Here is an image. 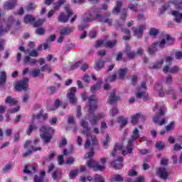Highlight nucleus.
<instances>
[{"label": "nucleus", "mask_w": 182, "mask_h": 182, "mask_svg": "<svg viewBox=\"0 0 182 182\" xmlns=\"http://www.w3.org/2000/svg\"><path fill=\"white\" fill-rule=\"evenodd\" d=\"M166 114V108L164 107H161L159 109V112L158 114H156L154 117H153V122L155 123V124H159V126H163L164 124H166V118H163L161 122H159L161 116H164Z\"/></svg>", "instance_id": "1a4fd4ad"}, {"label": "nucleus", "mask_w": 182, "mask_h": 182, "mask_svg": "<svg viewBox=\"0 0 182 182\" xmlns=\"http://www.w3.org/2000/svg\"><path fill=\"white\" fill-rule=\"evenodd\" d=\"M95 19H98V21L101 22L102 23H107L108 25H112V18H106L99 14H96Z\"/></svg>", "instance_id": "a211bd4d"}, {"label": "nucleus", "mask_w": 182, "mask_h": 182, "mask_svg": "<svg viewBox=\"0 0 182 182\" xmlns=\"http://www.w3.org/2000/svg\"><path fill=\"white\" fill-rule=\"evenodd\" d=\"M100 87H102V78H99L97 83L91 87V93H95V92H96V90H99Z\"/></svg>", "instance_id": "4be33fe9"}, {"label": "nucleus", "mask_w": 182, "mask_h": 182, "mask_svg": "<svg viewBox=\"0 0 182 182\" xmlns=\"http://www.w3.org/2000/svg\"><path fill=\"white\" fill-rule=\"evenodd\" d=\"M40 137L43 139L44 144H48L53 139L55 134V129L52 127L43 125L40 127Z\"/></svg>", "instance_id": "7ed1b4c3"}, {"label": "nucleus", "mask_w": 182, "mask_h": 182, "mask_svg": "<svg viewBox=\"0 0 182 182\" xmlns=\"http://www.w3.org/2000/svg\"><path fill=\"white\" fill-rule=\"evenodd\" d=\"M166 38L165 39L166 40L165 45H167L168 46H170L171 45H173L174 42H176V38L171 37L168 34H166Z\"/></svg>", "instance_id": "7c9ffc66"}, {"label": "nucleus", "mask_w": 182, "mask_h": 182, "mask_svg": "<svg viewBox=\"0 0 182 182\" xmlns=\"http://www.w3.org/2000/svg\"><path fill=\"white\" fill-rule=\"evenodd\" d=\"M36 9V6H35L33 3H30L26 8V11H33V9Z\"/></svg>", "instance_id": "0e129e2a"}, {"label": "nucleus", "mask_w": 182, "mask_h": 182, "mask_svg": "<svg viewBox=\"0 0 182 182\" xmlns=\"http://www.w3.org/2000/svg\"><path fill=\"white\" fill-rule=\"evenodd\" d=\"M117 123H120V127L122 129H123V127L127 124V118H124V117L120 116L117 117Z\"/></svg>", "instance_id": "c85d7f7f"}, {"label": "nucleus", "mask_w": 182, "mask_h": 182, "mask_svg": "<svg viewBox=\"0 0 182 182\" xmlns=\"http://www.w3.org/2000/svg\"><path fill=\"white\" fill-rule=\"evenodd\" d=\"M173 129H174V122H171L170 124L166 127V132H170L171 130H173Z\"/></svg>", "instance_id": "680f3d73"}, {"label": "nucleus", "mask_w": 182, "mask_h": 182, "mask_svg": "<svg viewBox=\"0 0 182 182\" xmlns=\"http://www.w3.org/2000/svg\"><path fill=\"white\" fill-rule=\"evenodd\" d=\"M41 70L36 69L31 71L33 77H38L41 75Z\"/></svg>", "instance_id": "4d7b16f0"}, {"label": "nucleus", "mask_w": 182, "mask_h": 182, "mask_svg": "<svg viewBox=\"0 0 182 182\" xmlns=\"http://www.w3.org/2000/svg\"><path fill=\"white\" fill-rule=\"evenodd\" d=\"M146 81H143L141 84V87L138 88L136 93V97L137 99H143L144 102L149 100V93L146 92L147 87L146 86Z\"/></svg>", "instance_id": "423d86ee"}, {"label": "nucleus", "mask_w": 182, "mask_h": 182, "mask_svg": "<svg viewBox=\"0 0 182 182\" xmlns=\"http://www.w3.org/2000/svg\"><path fill=\"white\" fill-rule=\"evenodd\" d=\"M88 120L92 126H96V124H97V122L104 119L105 115L103 113L95 114V112H96V109H97V98H96L95 95L88 97Z\"/></svg>", "instance_id": "f257e3e1"}, {"label": "nucleus", "mask_w": 182, "mask_h": 182, "mask_svg": "<svg viewBox=\"0 0 182 182\" xmlns=\"http://www.w3.org/2000/svg\"><path fill=\"white\" fill-rule=\"evenodd\" d=\"M64 4H66V0H58V2L55 3L54 5H55V6L54 7V10L48 11V18H52V16L55 15V11H58Z\"/></svg>", "instance_id": "4468645a"}, {"label": "nucleus", "mask_w": 182, "mask_h": 182, "mask_svg": "<svg viewBox=\"0 0 182 182\" xmlns=\"http://www.w3.org/2000/svg\"><path fill=\"white\" fill-rule=\"evenodd\" d=\"M127 68H120L119 70V78L121 79V80H124V77H126V75L127 74L128 72Z\"/></svg>", "instance_id": "bb28decb"}, {"label": "nucleus", "mask_w": 182, "mask_h": 182, "mask_svg": "<svg viewBox=\"0 0 182 182\" xmlns=\"http://www.w3.org/2000/svg\"><path fill=\"white\" fill-rule=\"evenodd\" d=\"M123 177L120 176L119 174L114 175V177L112 178L113 181H117V182H123L124 181Z\"/></svg>", "instance_id": "de8ad7c7"}, {"label": "nucleus", "mask_w": 182, "mask_h": 182, "mask_svg": "<svg viewBox=\"0 0 182 182\" xmlns=\"http://www.w3.org/2000/svg\"><path fill=\"white\" fill-rule=\"evenodd\" d=\"M34 182H43V178L41 176H38V175H35Z\"/></svg>", "instance_id": "774afa93"}, {"label": "nucleus", "mask_w": 182, "mask_h": 182, "mask_svg": "<svg viewBox=\"0 0 182 182\" xmlns=\"http://www.w3.org/2000/svg\"><path fill=\"white\" fill-rule=\"evenodd\" d=\"M140 137V134L139 132V129L134 128L132 135L131 136V139L128 141V144L126 146V150H123L122 151V154L123 156H126L127 154H132L133 153V142Z\"/></svg>", "instance_id": "20e7f679"}, {"label": "nucleus", "mask_w": 182, "mask_h": 182, "mask_svg": "<svg viewBox=\"0 0 182 182\" xmlns=\"http://www.w3.org/2000/svg\"><path fill=\"white\" fill-rule=\"evenodd\" d=\"M58 161L59 166H63V164H65V158L63 155L58 156Z\"/></svg>", "instance_id": "13d9d810"}, {"label": "nucleus", "mask_w": 182, "mask_h": 182, "mask_svg": "<svg viewBox=\"0 0 182 182\" xmlns=\"http://www.w3.org/2000/svg\"><path fill=\"white\" fill-rule=\"evenodd\" d=\"M111 166L115 170H121L123 168V157H119L115 161L111 162Z\"/></svg>", "instance_id": "2eb2a0df"}, {"label": "nucleus", "mask_w": 182, "mask_h": 182, "mask_svg": "<svg viewBox=\"0 0 182 182\" xmlns=\"http://www.w3.org/2000/svg\"><path fill=\"white\" fill-rule=\"evenodd\" d=\"M109 143H110V136H109V134H107L105 140L103 141V146L105 147V149L109 147Z\"/></svg>", "instance_id": "8fccbe9b"}, {"label": "nucleus", "mask_w": 182, "mask_h": 182, "mask_svg": "<svg viewBox=\"0 0 182 182\" xmlns=\"http://www.w3.org/2000/svg\"><path fill=\"white\" fill-rule=\"evenodd\" d=\"M33 22H35V18L32 16L31 15H26L24 17V23H32Z\"/></svg>", "instance_id": "58836bf2"}, {"label": "nucleus", "mask_w": 182, "mask_h": 182, "mask_svg": "<svg viewBox=\"0 0 182 182\" xmlns=\"http://www.w3.org/2000/svg\"><path fill=\"white\" fill-rule=\"evenodd\" d=\"M93 181H95V182H105V179L103 178L102 175H99V174L96 173L94 176Z\"/></svg>", "instance_id": "a18cd8bd"}, {"label": "nucleus", "mask_w": 182, "mask_h": 182, "mask_svg": "<svg viewBox=\"0 0 182 182\" xmlns=\"http://www.w3.org/2000/svg\"><path fill=\"white\" fill-rule=\"evenodd\" d=\"M128 8H129V9L134 12H137V4H129Z\"/></svg>", "instance_id": "69168bd1"}, {"label": "nucleus", "mask_w": 182, "mask_h": 182, "mask_svg": "<svg viewBox=\"0 0 182 182\" xmlns=\"http://www.w3.org/2000/svg\"><path fill=\"white\" fill-rule=\"evenodd\" d=\"M128 176L129 177H134V176H137V171H136V170H134V169H130L128 171Z\"/></svg>", "instance_id": "e2e57ef3"}, {"label": "nucleus", "mask_w": 182, "mask_h": 182, "mask_svg": "<svg viewBox=\"0 0 182 182\" xmlns=\"http://www.w3.org/2000/svg\"><path fill=\"white\" fill-rule=\"evenodd\" d=\"M24 62L28 63V65H36V63H38V60L36 59L31 58V56H26Z\"/></svg>", "instance_id": "c9c22d12"}, {"label": "nucleus", "mask_w": 182, "mask_h": 182, "mask_svg": "<svg viewBox=\"0 0 182 182\" xmlns=\"http://www.w3.org/2000/svg\"><path fill=\"white\" fill-rule=\"evenodd\" d=\"M122 6H123V3L122 1H117L116 2L115 7L112 10V14H120L121 12V19L122 21H126V18H127V9H122Z\"/></svg>", "instance_id": "0eeeda50"}, {"label": "nucleus", "mask_w": 182, "mask_h": 182, "mask_svg": "<svg viewBox=\"0 0 182 182\" xmlns=\"http://www.w3.org/2000/svg\"><path fill=\"white\" fill-rule=\"evenodd\" d=\"M68 97L70 100V103H72V105H76V103H77L76 100V87L70 88V92L68 94Z\"/></svg>", "instance_id": "f8f14e48"}, {"label": "nucleus", "mask_w": 182, "mask_h": 182, "mask_svg": "<svg viewBox=\"0 0 182 182\" xmlns=\"http://www.w3.org/2000/svg\"><path fill=\"white\" fill-rule=\"evenodd\" d=\"M62 102L59 100V98H57L53 106L50 108V110L54 111L56 110V109H58L60 106H61Z\"/></svg>", "instance_id": "4c0bfd02"}, {"label": "nucleus", "mask_w": 182, "mask_h": 182, "mask_svg": "<svg viewBox=\"0 0 182 182\" xmlns=\"http://www.w3.org/2000/svg\"><path fill=\"white\" fill-rule=\"evenodd\" d=\"M149 35H151V36H157L159 35V29L156 28H151L149 31Z\"/></svg>", "instance_id": "09e8293b"}, {"label": "nucleus", "mask_w": 182, "mask_h": 182, "mask_svg": "<svg viewBox=\"0 0 182 182\" xmlns=\"http://www.w3.org/2000/svg\"><path fill=\"white\" fill-rule=\"evenodd\" d=\"M119 100L120 97L116 96V89H114L107 100V103H109V105H114V103Z\"/></svg>", "instance_id": "dca6fc26"}, {"label": "nucleus", "mask_w": 182, "mask_h": 182, "mask_svg": "<svg viewBox=\"0 0 182 182\" xmlns=\"http://www.w3.org/2000/svg\"><path fill=\"white\" fill-rule=\"evenodd\" d=\"M43 22H45V20L43 19H38L33 23L34 28H41L43 25Z\"/></svg>", "instance_id": "79ce46f5"}, {"label": "nucleus", "mask_w": 182, "mask_h": 182, "mask_svg": "<svg viewBox=\"0 0 182 182\" xmlns=\"http://www.w3.org/2000/svg\"><path fill=\"white\" fill-rule=\"evenodd\" d=\"M127 58L129 60H133L136 56L137 55V53H136V51H127L126 52Z\"/></svg>", "instance_id": "ea45409f"}, {"label": "nucleus", "mask_w": 182, "mask_h": 182, "mask_svg": "<svg viewBox=\"0 0 182 182\" xmlns=\"http://www.w3.org/2000/svg\"><path fill=\"white\" fill-rule=\"evenodd\" d=\"M17 1L16 0H11V1L6 2L4 6L7 9H14L16 6Z\"/></svg>", "instance_id": "cd10ccee"}, {"label": "nucleus", "mask_w": 182, "mask_h": 182, "mask_svg": "<svg viewBox=\"0 0 182 182\" xmlns=\"http://www.w3.org/2000/svg\"><path fill=\"white\" fill-rule=\"evenodd\" d=\"M172 15L174 16V21L175 22H177L178 23H180L182 21V13H179L177 11H172Z\"/></svg>", "instance_id": "393cba45"}, {"label": "nucleus", "mask_w": 182, "mask_h": 182, "mask_svg": "<svg viewBox=\"0 0 182 182\" xmlns=\"http://www.w3.org/2000/svg\"><path fill=\"white\" fill-rule=\"evenodd\" d=\"M82 65V62L78 61L70 66L71 70H75V69H77V68H80Z\"/></svg>", "instance_id": "6e6d98bb"}, {"label": "nucleus", "mask_w": 182, "mask_h": 182, "mask_svg": "<svg viewBox=\"0 0 182 182\" xmlns=\"http://www.w3.org/2000/svg\"><path fill=\"white\" fill-rule=\"evenodd\" d=\"M32 171H36V166H32V165H26L25 166L23 172L26 173V174H32Z\"/></svg>", "instance_id": "b1692460"}, {"label": "nucleus", "mask_w": 182, "mask_h": 182, "mask_svg": "<svg viewBox=\"0 0 182 182\" xmlns=\"http://www.w3.org/2000/svg\"><path fill=\"white\" fill-rule=\"evenodd\" d=\"M179 71H180V68H178V66L176 65V66H173V68H171L169 70V73L175 74V73H177V72H179Z\"/></svg>", "instance_id": "5fc2aeb1"}, {"label": "nucleus", "mask_w": 182, "mask_h": 182, "mask_svg": "<svg viewBox=\"0 0 182 182\" xmlns=\"http://www.w3.org/2000/svg\"><path fill=\"white\" fill-rule=\"evenodd\" d=\"M175 58L176 59H178V60L182 59V51L177 50L175 53Z\"/></svg>", "instance_id": "338daca9"}, {"label": "nucleus", "mask_w": 182, "mask_h": 182, "mask_svg": "<svg viewBox=\"0 0 182 182\" xmlns=\"http://www.w3.org/2000/svg\"><path fill=\"white\" fill-rule=\"evenodd\" d=\"M73 31H75V27H65L60 30V35L66 36L68 35H70Z\"/></svg>", "instance_id": "6ab92c4d"}, {"label": "nucleus", "mask_w": 182, "mask_h": 182, "mask_svg": "<svg viewBox=\"0 0 182 182\" xmlns=\"http://www.w3.org/2000/svg\"><path fill=\"white\" fill-rule=\"evenodd\" d=\"M41 117H42L43 120H47L48 119V114H43V109H41L38 114H37L36 115L34 114L32 116V119L31 120L33 122V120L35 119H41Z\"/></svg>", "instance_id": "aec40b11"}, {"label": "nucleus", "mask_w": 182, "mask_h": 182, "mask_svg": "<svg viewBox=\"0 0 182 182\" xmlns=\"http://www.w3.org/2000/svg\"><path fill=\"white\" fill-rule=\"evenodd\" d=\"M5 103L9 105V106H15L16 105H18V100L15 98H12L11 96H8L5 100Z\"/></svg>", "instance_id": "5701e85b"}, {"label": "nucleus", "mask_w": 182, "mask_h": 182, "mask_svg": "<svg viewBox=\"0 0 182 182\" xmlns=\"http://www.w3.org/2000/svg\"><path fill=\"white\" fill-rule=\"evenodd\" d=\"M157 46L161 49H164L166 48V38L161 40L159 42L152 43L148 48L149 55H154L159 50Z\"/></svg>", "instance_id": "6e6552de"}, {"label": "nucleus", "mask_w": 182, "mask_h": 182, "mask_svg": "<svg viewBox=\"0 0 182 182\" xmlns=\"http://www.w3.org/2000/svg\"><path fill=\"white\" fill-rule=\"evenodd\" d=\"M146 29V25H141L137 27H132V31L134 32V35L136 36V38H140L143 36V32Z\"/></svg>", "instance_id": "ddd939ff"}, {"label": "nucleus", "mask_w": 182, "mask_h": 182, "mask_svg": "<svg viewBox=\"0 0 182 182\" xmlns=\"http://www.w3.org/2000/svg\"><path fill=\"white\" fill-rule=\"evenodd\" d=\"M95 69L97 71L100 70V69H103L105 68V61L102 60H98L95 65Z\"/></svg>", "instance_id": "c756f323"}, {"label": "nucleus", "mask_w": 182, "mask_h": 182, "mask_svg": "<svg viewBox=\"0 0 182 182\" xmlns=\"http://www.w3.org/2000/svg\"><path fill=\"white\" fill-rule=\"evenodd\" d=\"M117 45V39H115L113 41H107L104 43V47L106 49H113V48H114V46H116Z\"/></svg>", "instance_id": "412c9836"}, {"label": "nucleus", "mask_w": 182, "mask_h": 182, "mask_svg": "<svg viewBox=\"0 0 182 182\" xmlns=\"http://www.w3.org/2000/svg\"><path fill=\"white\" fill-rule=\"evenodd\" d=\"M102 45L105 46V41L98 40V41H97V42L95 43V48H100V47H102Z\"/></svg>", "instance_id": "bf43d9fd"}, {"label": "nucleus", "mask_w": 182, "mask_h": 182, "mask_svg": "<svg viewBox=\"0 0 182 182\" xmlns=\"http://www.w3.org/2000/svg\"><path fill=\"white\" fill-rule=\"evenodd\" d=\"M170 3L176 6L177 11H182V0H171Z\"/></svg>", "instance_id": "473e14b6"}, {"label": "nucleus", "mask_w": 182, "mask_h": 182, "mask_svg": "<svg viewBox=\"0 0 182 182\" xmlns=\"http://www.w3.org/2000/svg\"><path fill=\"white\" fill-rule=\"evenodd\" d=\"M41 150H42L41 147L35 148V146H32L31 150H28V151L25 152L23 154V159H25V157H28V156H30V154H32L33 151H41Z\"/></svg>", "instance_id": "a878e982"}, {"label": "nucleus", "mask_w": 182, "mask_h": 182, "mask_svg": "<svg viewBox=\"0 0 182 182\" xmlns=\"http://www.w3.org/2000/svg\"><path fill=\"white\" fill-rule=\"evenodd\" d=\"M79 173V169L73 170L69 173V177L70 180H73V178H76V176H77Z\"/></svg>", "instance_id": "c03bdc74"}, {"label": "nucleus", "mask_w": 182, "mask_h": 182, "mask_svg": "<svg viewBox=\"0 0 182 182\" xmlns=\"http://www.w3.org/2000/svg\"><path fill=\"white\" fill-rule=\"evenodd\" d=\"M155 147L156 149H157V150L161 151L164 150V147H166V146L164 145V142L159 141L158 142L156 143Z\"/></svg>", "instance_id": "a19ab883"}, {"label": "nucleus", "mask_w": 182, "mask_h": 182, "mask_svg": "<svg viewBox=\"0 0 182 182\" xmlns=\"http://www.w3.org/2000/svg\"><path fill=\"white\" fill-rule=\"evenodd\" d=\"M80 124L84 129L82 131V134H85L87 138L84 145V149H89L90 145L92 147L97 146V144H99V141H97L96 135L90 134V127H89V122L85 119H82L80 122Z\"/></svg>", "instance_id": "f03ea898"}, {"label": "nucleus", "mask_w": 182, "mask_h": 182, "mask_svg": "<svg viewBox=\"0 0 182 182\" xmlns=\"http://www.w3.org/2000/svg\"><path fill=\"white\" fill-rule=\"evenodd\" d=\"M29 86V78L26 77L21 80L18 82L16 83L14 87L15 90L16 92H21L23 90V92H28V87Z\"/></svg>", "instance_id": "9d476101"}, {"label": "nucleus", "mask_w": 182, "mask_h": 182, "mask_svg": "<svg viewBox=\"0 0 182 182\" xmlns=\"http://www.w3.org/2000/svg\"><path fill=\"white\" fill-rule=\"evenodd\" d=\"M6 83V73L1 71L0 73V86H4Z\"/></svg>", "instance_id": "2f4dec72"}, {"label": "nucleus", "mask_w": 182, "mask_h": 182, "mask_svg": "<svg viewBox=\"0 0 182 182\" xmlns=\"http://www.w3.org/2000/svg\"><path fill=\"white\" fill-rule=\"evenodd\" d=\"M45 32H46V30H45V28H43V27H38L36 29V33L37 35H39L40 36L45 35Z\"/></svg>", "instance_id": "37998d69"}, {"label": "nucleus", "mask_w": 182, "mask_h": 182, "mask_svg": "<svg viewBox=\"0 0 182 182\" xmlns=\"http://www.w3.org/2000/svg\"><path fill=\"white\" fill-rule=\"evenodd\" d=\"M37 129H38V127H36V124H30L28 125V127L27 128L26 133L28 136H31V134H32V132Z\"/></svg>", "instance_id": "72a5a7b5"}, {"label": "nucleus", "mask_w": 182, "mask_h": 182, "mask_svg": "<svg viewBox=\"0 0 182 182\" xmlns=\"http://www.w3.org/2000/svg\"><path fill=\"white\" fill-rule=\"evenodd\" d=\"M47 93L49 95H55V93H56V87H48L47 88Z\"/></svg>", "instance_id": "864d4df0"}, {"label": "nucleus", "mask_w": 182, "mask_h": 182, "mask_svg": "<svg viewBox=\"0 0 182 182\" xmlns=\"http://www.w3.org/2000/svg\"><path fill=\"white\" fill-rule=\"evenodd\" d=\"M157 176L162 180H167L168 178V173L166 168H159L156 172Z\"/></svg>", "instance_id": "f3484780"}, {"label": "nucleus", "mask_w": 182, "mask_h": 182, "mask_svg": "<svg viewBox=\"0 0 182 182\" xmlns=\"http://www.w3.org/2000/svg\"><path fill=\"white\" fill-rule=\"evenodd\" d=\"M64 9L67 15L65 13H60V16L58 17V22H61L62 23H66L69 21V18H70V16H73V10H72L70 6H65Z\"/></svg>", "instance_id": "39448f33"}, {"label": "nucleus", "mask_w": 182, "mask_h": 182, "mask_svg": "<svg viewBox=\"0 0 182 182\" xmlns=\"http://www.w3.org/2000/svg\"><path fill=\"white\" fill-rule=\"evenodd\" d=\"M87 165L89 168H92L93 171H103L106 168L105 166L100 165L98 161L93 159L87 161Z\"/></svg>", "instance_id": "9b49d317"}, {"label": "nucleus", "mask_w": 182, "mask_h": 182, "mask_svg": "<svg viewBox=\"0 0 182 182\" xmlns=\"http://www.w3.org/2000/svg\"><path fill=\"white\" fill-rule=\"evenodd\" d=\"M65 164H75V157L71 156L70 158H68L66 161H65Z\"/></svg>", "instance_id": "052dcab7"}, {"label": "nucleus", "mask_w": 182, "mask_h": 182, "mask_svg": "<svg viewBox=\"0 0 182 182\" xmlns=\"http://www.w3.org/2000/svg\"><path fill=\"white\" fill-rule=\"evenodd\" d=\"M14 25V16H10L7 20V28L9 29Z\"/></svg>", "instance_id": "3c124183"}, {"label": "nucleus", "mask_w": 182, "mask_h": 182, "mask_svg": "<svg viewBox=\"0 0 182 182\" xmlns=\"http://www.w3.org/2000/svg\"><path fill=\"white\" fill-rule=\"evenodd\" d=\"M140 119V113H137L132 117L131 123L132 124H137L139 119Z\"/></svg>", "instance_id": "e433bc0d"}, {"label": "nucleus", "mask_w": 182, "mask_h": 182, "mask_svg": "<svg viewBox=\"0 0 182 182\" xmlns=\"http://www.w3.org/2000/svg\"><path fill=\"white\" fill-rule=\"evenodd\" d=\"M45 70H47V72H48V73H50V72H52V68H50V66H49L48 65H44L41 68V71L45 72Z\"/></svg>", "instance_id": "603ef678"}, {"label": "nucleus", "mask_w": 182, "mask_h": 182, "mask_svg": "<svg viewBox=\"0 0 182 182\" xmlns=\"http://www.w3.org/2000/svg\"><path fill=\"white\" fill-rule=\"evenodd\" d=\"M154 90L156 92H163V85L159 82H156L154 87Z\"/></svg>", "instance_id": "49530a36"}, {"label": "nucleus", "mask_w": 182, "mask_h": 182, "mask_svg": "<svg viewBox=\"0 0 182 182\" xmlns=\"http://www.w3.org/2000/svg\"><path fill=\"white\" fill-rule=\"evenodd\" d=\"M164 63V60L161 59L159 61H157L156 63H154L152 69H154L155 70H159V69H161V68L163 67Z\"/></svg>", "instance_id": "f704fd0d"}]
</instances>
